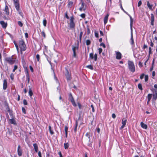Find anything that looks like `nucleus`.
<instances>
[{
    "mask_svg": "<svg viewBox=\"0 0 157 157\" xmlns=\"http://www.w3.org/2000/svg\"><path fill=\"white\" fill-rule=\"evenodd\" d=\"M128 65L130 70L132 72H135V68L133 63L132 62L129 61L128 62Z\"/></svg>",
    "mask_w": 157,
    "mask_h": 157,
    "instance_id": "1",
    "label": "nucleus"
},
{
    "mask_svg": "<svg viewBox=\"0 0 157 157\" xmlns=\"http://www.w3.org/2000/svg\"><path fill=\"white\" fill-rule=\"evenodd\" d=\"M19 46L21 48V50L22 51H25L26 50V48L25 44L22 40H21L19 42Z\"/></svg>",
    "mask_w": 157,
    "mask_h": 157,
    "instance_id": "2",
    "label": "nucleus"
},
{
    "mask_svg": "<svg viewBox=\"0 0 157 157\" xmlns=\"http://www.w3.org/2000/svg\"><path fill=\"white\" fill-rule=\"evenodd\" d=\"M5 60L8 63L10 64H13L15 62V60L13 59L12 56L6 58Z\"/></svg>",
    "mask_w": 157,
    "mask_h": 157,
    "instance_id": "3",
    "label": "nucleus"
},
{
    "mask_svg": "<svg viewBox=\"0 0 157 157\" xmlns=\"http://www.w3.org/2000/svg\"><path fill=\"white\" fill-rule=\"evenodd\" d=\"M14 3L15 7L17 10L18 11L19 9V5L18 0H13Z\"/></svg>",
    "mask_w": 157,
    "mask_h": 157,
    "instance_id": "4",
    "label": "nucleus"
},
{
    "mask_svg": "<svg viewBox=\"0 0 157 157\" xmlns=\"http://www.w3.org/2000/svg\"><path fill=\"white\" fill-rule=\"evenodd\" d=\"M22 151L21 148V146L20 145H19L18 146L17 148V153L18 155L20 156L22 155Z\"/></svg>",
    "mask_w": 157,
    "mask_h": 157,
    "instance_id": "5",
    "label": "nucleus"
},
{
    "mask_svg": "<svg viewBox=\"0 0 157 157\" xmlns=\"http://www.w3.org/2000/svg\"><path fill=\"white\" fill-rule=\"evenodd\" d=\"M65 76L67 80H70L71 79L70 74L69 73V71L68 70H66V73L65 74Z\"/></svg>",
    "mask_w": 157,
    "mask_h": 157,
    "instance_id": "6",
    "label": "nucleus"
},
{
    "mask_svg": "<svg viewBox=\"0 0 157 157\" xmlns=\"http://www.w3.org/2000/svg\"><path fill=\"white\" fill-rule=\"evenodd\" d=\"M127 122V119H124V118L122 119V126L121 127L120 129H122L123 128H124V127L125 126L126 123Z\"/></svg>",
    "mask_w": 157,
    "mask_h": 157,
    "instance_id": "7",
    "label": "nucleus"
},
{
    "mask_svg": "<svg viewBox=\"0 0 157 157\" xmlns=\"http://www.w3.org/2000/svg\"><path fill=\"white\" fill-rule=\"evenodd\" d=\"M116 58L117 59H120L121 58V53L119 52H116Z\"/></svg>",
    "mask_w": 157,
    "mask_h": 157,
    "instance_id": "8",
    "label": "nucleus"
},
{
    "mask_svg": "<svg viewBox=\"0 0 157 157\" xmlns=\"http://www.w3.org/2000/svg\"><path fill=\"white\" fill-rule=\"evenodd\" d=\"M78 45L77 46H72V50L73 51V53H74V56L75 57L76 56V52H75V50L76 49H78Z\"/></svg>",
    "mask_w": 157,
    "mask_h": 157,
    "instance_id": "9",
    "label": "nucleus"
},
{
    "mask_svg": "<svg viewBox=\"0 0 157 157\" xmlns=\"http://www.w3.org/2000/svg\"><path fill=\"white\" fill-rule=\"evenodd\" d=\"M71 97H70V100L71 101V102L73 105L74 106H76V105L75 102V101H74V98H73L71 94Z\"/></svg>",
    "mask_w": 157,
    "mask_h": 157,
    "instance_id": "10",
    "label": "nucleus"
},
{
    "mask_svg": "<svg viewBox=\"0 0 157 157\" xmlns=\"http://www.w3.org/2000/svg\"><path fill=\"white\" fill-rule=\"evenodd\" d=\"M75 26V25L73 21L71 18L70 20V27L71 28H73Z\"/></svg>",
    "mask_w": 157,
    "mask_h": 157,
    "instance_id": "11",
    "label": "nucleus"
},
{
    "mask_svg": "<svg viewBox=\"0 0 157 157\" xmlns=\"http://www.w3.org/2000/svg\"><path fill=\"white\" fill-rule=\"evenodd\" d=\"M7 87V82L6 79H4L3 81V89L6 90Z\"/></svg>",
    "mask_w": 157,
    "mask_h": 157,
    "instance_id": "12",
    "label": "nucleus"
},
{
    "mask_svg": "<svg viewBox=\"0 0 157 157\" xmlns=\"http://www.w3.org/2000/svg\"><path fill=\"white\" fill-rule=\"evenodd\" d=\"M0 23L2 25V27L3 28H6L7 26V24L6 23H5L4 21H1L0 22Z\"/></svg>",
    "mask_w": 157,
    "mask_h": 157,
    "instance_id": "13",
    "label": "nucleus"
},
{
    "mask_svg": "<svg viewBox=\"0 0 157 157\" xmlns=\"http://www.w3.org/2000/svg\"><path fill=\"white\" fill-rule=\"evenodd\" d=\"M9 122L11 124L14 125H16V123L15 120L13 119H10L9 120Z\"/></svg>",
    "mask_w": 157,
    "mask_h": 157,
    "instance_id": "14",
    "label": "nucleus"
},
{
    "mask_svg": "<svg viewBox=\"0 0 157 157\" xmlns=\"http://www.w3.org/2000/svg\"><path fill=\"white\" fill-rule=\"evenodd\" d=\"M86 10V8L84 7V3L83 2H82V6L81 7L79 8V10L80 11H82V10Z\"/></svg>",
    "mask_w": 157,
    "mask_h": 157,
    "instance_id": "15",
    "label": "nucleus"
},
{
    "mask_svg": "<svg viewBox=\"0 0 157 157\" xmlns=\"http://www.w3.org/2000/svg\"><path fill=\"white\" fill-rule=\"evenodd\" d=\"M109 16V15L108 14H107L105 16V17L104 18V24H105L107 22L108 19V17Z\"/></svg>",
    "mask_w": 157,
    "mask_h": 157,
    "instance_id": "16",
    "label": "nucleus"
},
{
    "mask_svg": "<svg viewBox=\"0 0 157 157\" xmlns=\"http://www.w3.org/2000/svg\"><path fill=\"white\" fill-rule=\"evenodd\" d=\"M140 125L141 127L144 129H146L147 128V125L146 124H144L143 122H141Z\"/></svg>",
    "mask_w": 157,
    "mask_h": 157,
    "instance_id": "17",
    "label": "nucleus"
},
{
    "mask_svg": "<svg viewBox=\"0 0 157 157\" xmlns=\"http://www.w3.org/2000/svg\"><path fill=\"white\" fill-rule=\"evenodd\" d=\"M4 11L6 15H8L9 14V9L7 6H5Z\"/></svg>",
    "mask_w": 157,
    "mask_h": 157,
    "instance_id": "18",
    "label": "nucleus"
},
{
    "mask_svg": "<svg viewBox=\"0 0 157 157\" xmlns=\"http://www.w3.org/2000/svg\"><path fill=\"white\" fill-rule=\"evenodd\" d=\"M153 97L152 98V100L155 101L157 98V91H155V93L153 94Z\"/></svg>",
    "mask_w": 157,
    "mask_h": 157,
    "instance_id": "19",
    "label": "nucleus"
},
{
    "mask_svg": "<svg viewBox=\"0 0 157 157\" xmlns=\"http://www.w3.org/2000/svg\"><path fill=\"white\" fill-rule=\"evenodd\" d=\"M130 29H131V30L132 31V24H133V20L131 16H130Z\"/></svg>",
    "mask_w": 157,
    "mask_h": 157,
    "instance_id": "20",
    "label": "nucleus"
},
{
    "mask_svg": "<svg viewBox=\"0 0 157 157\" xmlns=\"http://www.w3.org/2000/svg\"><path fill=\"white\" fill-rule=\"evenodd\" d=\"M147 5L149 9L150 10H152V7L153 6L152 5H150L148 1L147 2Z\"/></svg>",
    "mask_w": 157,
    "mask_h": 157,
    "instance_id": "21",
    "label": "nucleus"
},
{
    "mask_svg": "<svg viewBox=\"0 0 157 157\" xmlns=\"http://www.w3.org/2000/svg\"><path fill=\"white\" fill-rule=\"evenodd\" d=\"M26 77L27 78L28 80V83L29 82V73H28V71L27 69L26 70Z\"/></svg>",
    "mask_w": 157,
    "mask_h": 157,
    "instance_id": "22",
    "label": "nucleus"
},
{
    "mask_svg": "<svg viewBox=\"0 0 157 157\" xmlns=\"http://www.w3.org/2000/svg\"><path fill=\"white\" fill-rule=\"evenodd\" d=\"M154 62H155V59H154L152 63V67L150 69V71H151L153 69V67L154 65Z\"/></svg>",
    "mask_w": 157,
    "mask_h": 157,
    "instance_id": "23",
    "label": "nucleus"
},
{
    "mask_svg": "<svg viewBox=\"0 0 157 157\" xmlns=\"http://www.w3.org/2000/svg\"><path fill=\"white\" fill-rule=\"evenodd\" d=\"M29 96L31 97L32 96L33 94V92L32 90L31 89V88H29Z\"/></svg>",
    "mask_w": 157,
    "mask_h": 157,
    "instance_id": "24",
    "label": "nucleus"
},
{
    "mask_svg": "<svg viewBox=\"0 0 157 157\" xmlns=\"http://www.w3.org/2000/svg\"><path fill=\"white\" fill-rule=\"evenodd\" d=\"M152 94H148L147 95V99L148 101H150L152 97Z\"/></svg>",
    "mask_w": 157,
    "mask_h": 157,
    "instance_id": "25",
    "label": "nucleus"
},
{
    "mask_svg": "<svg viewBox=\"0 0 157 157\" xmlns=\"http://www.w3.org/2000/svg\"><path fill=\"white\" fill-rule=\"evenodd\" d=\"M64 147L65 149H67L69 147V144L68 143L64 144Z\"/></svg>",
    "mask_w": 157,
    "mask_h": 157,
    "instance_id": "26",
    "label": "nucleus"
},
{
    "mask_svg": "<svg viewBox=\"0 0 157 157\" xmlns=\"http://www.w3.org/2000/svg\"><path fill=\"white\" fill-rule=\"evenodd\" d=\"M83 34V32L82 31H81L80 32V34H79V40L80 42H81V39H82V37Z\"/></svg>",
    "mask_w": 157,
    "mask_h": 157,
    "instance_id": "27",
    "label": "nucleus"
},
{
    "mask_svg": "<svg viewBox=\"0 0 157 157\" xmlns=\"http://www.w3.org/2000/svg\"><path fill=\"white\" fill-rule=\"evenodd\" d=\"M49 132L52 135L54 134L52 130L51 127L50 126H49Z\"/></svg>",
    "mask_w": 157,
    "mask_h": 157,
    "instance_id": "28",
    "label": "nucleus"
},
{
    "mask_svg": "<svg viewBox=\"0 0 157 157\" xmlns=\"http://www.w3.org/2000/svg\"><path fill=\"white\" fill-rule=\"evenodd\" d=\"M151 21H154V16L152 13H151Z\"/></svg>",
    "mask_w": 157,
    "mask_h": 157,
    "instance_id": "29",
    "label": "nucleus"
},
{
    "mask_svg": "<svg viewBox=\"0 0 157 157\" xmlns=\"http://www.w3.org/2000/svg\"><path fill=\"white\" fill-rule=\"evenodd\" d=\"M86 136L88 137L89 139V141H90V132H87L86 134Z\"/></svg>",
    "mask_w": 157,
    "mask_h": 157,
    "instance_id": "30",
    "label": "nucleus"
},
{
    "mask_svg": "<svg viewBox=\"0 0 157 157\" xmlns=\"http://www.w3.org/2000/svg\"><path fill=\"white\" fill-rule=\"evenodd\" d=\"M86 43L87 45H89L90 44L91 42L90 40H87L86 41Z\"/></svg>",
    "mask_w": 157,
    "mask_h": 157,
    "instance_id": "31",
    "label": "nucleus"
},
{
    "mask_svg": "<svg viewBox=\"0 0 157 157\" xmlns=\"http://www.w3.org/2000/svg\"><path fill=\"white\" fill-rule=\"evenodd\" d=\"M86 67L87 68H89V69H90L91 70H92L93 69V67H92V65H89L87 66H86Z\"/></svg>",
    "mask_w": 157,
    "mask_h": 157,
    "instance_id": "32",
    "label": "nucleus"
},
{
    "mask_svg": "<svg viewBox=\"0 0 157 157\" xmlns=\"http://www.w3.org/2000/svg\"><path fill=\"white\" fill-rule=\"evenodd\" d=\"M138 88L141 90H142L143 88L142 86V85L141 84L139 83L138 85Z\"/></svg>",
    "mask_w": 157,
    "mask_h": 157,
    "instance_id": "33",
    "label": "nucleus"
},
{
    "mask_svg": "<svg viewBox=\"0 0 157 157\" xmlns=\"http://www.w3.org/2000/svg\"><path fill=\"white\" fill-rule=\"evenodd\" d=\"M90 58L91 59H94V55L92 53H90Z\"/></svg>",
    "mask_w": 157,
    "mask_h": 157,
    "instance_id": "34",
    "label": "nucleus"
},
{
    "mask_svg": "<svg viewBox=\"0 0 157 157\" xmlns=\"http://www.w3.org/2000/svg\"><path fill=\"white\" fill-rule=\"evenodd\" d=\"M43 23L45 27L46 26V24H47V21L46 20L44 19L43 21Z\"/></svg>",
    "mask_w": 157,
    "mask_h": 157,
    "instance_id": "35",
    "label": "nucleus"
},
{
    "mask_svg": "<svg viewBox=\"0 0 157 157\" xmlns=\"http://www.w3.org/2000/svg\"><path fill=\"white\" fill-rule=\"evenodd\" d=\"M78 126V123L77 122H76L75 124V128L74 129V131L75 132H76L77 130V128Z\"/></svg>",
    "mask_w": 157,
    "mask_h": 157,
    "instance_id": "36",
    "label": "nucleus"
},
{
    "mask_svg": "<svg viewBox=\"0 0 157 157\" xmlns=\"http://www.w3.org/2000/svg\"><path fill=\"white\" fill-rule=\"evenodd\" d=\"M73 2H69L68 6L69 7H71V6L73 4Z\"/></svg>",
    "mask_w": 157,
    "mask_h": 157,
    "instance_id": "37",
    "label": "nucleus"
},
{
    "mask_svg": "<svg viewBox=\"0 0 157 157\" xmlns=\"http://www.w3.org/2000/svg\"><path fill=\"white\" fill-rule=\"evenodd\" d=\"M148 76L147 75H146L145 76V82H147L148 81Z\"/></svg>",
    "mask_w": 157,
    "mask_h": 157,
    "instance_id": "38",
    "label": "nucleus"
},
{
    "mask_svg": "<svg viewBox=\"0 0 157 157\" xmlns=\"http://www.w3.org/2000/svg\"><path fill=\"white\" fill-rule=\"evenodd\" d=\"M33 146L34 149H36V148H38V146L36 144H33Z\"/></svg>",
    "mask_w": 157,
    "mask_h": 157,
    "instance_id": "39",
    "label": "nucleus"
},
{
    "mask_svg": "<svg viewBox=\"0 0 157 157\" xmlns=\"http://www.w3.org/2000/svg\"><path fill=\"white\" fill-rule=\"evenodd\" d=\"M18 25L21 26L22 27L23 25V24L20 21H18Z\"/></svg>",
    "mask_w": 157,
    "mask_h": 157,
    "instance_id": "40",
    "label": "nucleus"
},
{
    "mask_svg": "<svg viewBox=\"0 0 157 157\" xmlns=\"http://www.w3.org/2000/svg\"><path fill=\"white\" fill-rule=\"evenodd\" d=\"M17 65H15L14 66V69H13V72H14L17 69Z\"/></svg>",
    "mask_w": 157,
    "mask_h": 157,
    "instance_id": "41",
    "label": "nucleus"
},
{
    "mask_svg": "<svg viewBox=\"0 0 157 157\" xmlns=\"http://www.w3.org/2000/svg\"><path fill=\"white\" fill-rule=\"evenodd\" d=\"M131 40H133V34H132V31L131 30Z\"/></svg>",
    "mask_w": 157,
    "mask_h": 157,
    "instance_id": "42",
    "label": "nucleus"
},
{
    "mask_svg": "<svg viewBox=\"0 0 157 157\" xmlns=\"http://www.w3.org/2000/svg\"><path fill=\"white\" fill-rule=\"evenodd\" d=\"M152 53L151 49V47H149V56Z\"/></svg>",
    "mask_w": 157,
    "mask_h": 157,
    "instance_id": "43",
    "label": "nucleus"
},
{
    "mask_svg": "<svg viewBox=\"0 0 157 157\" xmlns=\"http://www.w3.org/2000/svg\"><path fill=\"white\" fill-rule=\"evenodd\" d=\"M41 34L42 36H43L44 38H45L46 35L44 31H42L41 32Z\"/></svg>",
    "mask_w": 157,
    "mask_h": 157,
    "instance_id": "44",
    "label": "nucleus"
},
{
    "mask_svg": "<svg viewBox=\"0 0 157 157\" xmlns=\"http://www.w3.org/2000/svg\"><path fill=\"white\" fill-rule=\"evenodd\" d=\"M36 58L37 59V61H39L40 60V56L39 54H37L36 55Z\"/></svg>",
    "mask_w": 157,
    "mask_h": 157,
    "instance_id": "45",
    "label": "nucleus"
},
{
    "mask_svg": "<svg viewBox=\"0 0 157 157\" xmlns=\"http://www.w3.org/2000/svg\"><path fill=\"white\" fill-rule=\"evenodd\" d=\"M100 46H102L104 48H105V44L103 43H101L100 44Z\"/></svg>",
    "mask_w": 157,
    "mask_h": 157,
    "instance_id": "46",
    "label": "nucleus"
},
{
    "mask_svg": "<svg viewBox=\"0 0 157 157\" xmlns=\"http://www.w3.org/2000/svg\"><path fill=\"white\" fill-rule=\"evenodd\" d=\"M142 4V2L141 0L139 1V2H138V6L139 7Z\"/></svg>",
    "mask_w": 157,
    "mask_h": 157,
    "instance_id": "47",
    "label": "nucleus"
},
{
    "mask_svg": "<svg viewBox=\"0 0 157 157\" xmlns=\"http://www.w3.org/2000/svg\"><path fill=\"white\" fill-rule=\"evenodd\" d=\"M23 104L24 105H27V102L26 100L25 99L24 100H23Z\"/></svg>",
    "mask_w": 157,
    "mask_h": 157,
    "instance_id": "48",
    "label": "nucleus"
},
{
    "mask_svg": "<svg viewBox=\"0 0 157 157\" xmlns=\"http://www.w3.org/2000/svg\"><path fill=\"white\" fill-rule=\"evenodd\" d=\"M94 60L95 61H96L97 59V55L96 54H95L94 55Z\"/></svg>",
    "mask_w": 157,
    "mask_h": 157,
    "instance_id": "49",
    "label": "nucleus"
},
{
    "mask_svg": "<svg viewBox=\"0 0 157 157\" xmlns=\"http://www.w3.org/2000/svg\"><path fill=\"white\" fill-rule=\"evenodd\" d=\"M68 129V128L67 126H65V132H67V130Z\"/></svg>",
    "mask_w": 157,
    "mask_h": 157,
    "instance_id": "50",
    "label": "nucleus"
},
{
    "mask_svg": "<svg viewBox=\"0 0 157 157\" xmlns=\"http://www.w3.org/2000/svg\"><path fill=\"white\" fill-rule=\"evenodd\" d=\"M14 75L12 73L10 75V77L12 80L13 79Z\"/></svg>",
    "mask_w": 157,
    "mask_h": 157,
    "instance_id": "51",
    "label": "nucleus"
},
{
    "mask_svg": "<svg viewBox=\"0 0 157 157\" xmlns=\"http://www.w3.org/2000/svg\"><path fill=\"white\" fill-rule=\"evenodd\" d=\"M22 109L23 112L25 114L26 113V111H25V108H24V107H22Z\"/></svg>",
    "mask_w": 157,
    "mask_h": 157,
    "instance_id": "52",
    "label": "nucleus"
},
{
    "mask_svg": "<svg viewBox=\"0 0 157 157\" xmlns=\"http://www.w3.org/2000/svg\"><path fill=\"white\" fill-rule=\"evenodd\" d=\"M95 36L96 37L98 38V33H97L96 32H95Z\"/></svg>",
    "mask_w": 157,
    "mask_h": 157,
    "instance_id": "53",
    "label": "nucleus"
},
{
    "mask_svg": "<svg viewBox=\"0 0 157 157\" xmlns=\"http://www.w3.org/2000/svg\"><path fill=\"white\" fill-rule=\"evenodd\" d=\"M80 16L82 18H84L85 17V14L84 13H82L81 14Z\"/></svg>",
    "mask_w": 157,
    "mask_h": 157,
    "instance_id": "54",
    "label": "nucleus"
},
{
    "mask_svg": "<svg viewBox=\"0 0 157 157\" xmlns=\"http://www.w3.org/2000/svg\"><path fill=\"white\" fill-rule=\"evenodd\" d=\"M144 74H142L140 76V78L141 79H142L143 78H144Z\"/></svg>",
    "mask_w": 157,
    "mask_h": 157,
    "instance_id": "55",
    "label": "nucleus"
},
{
    "mask_svg": "<svg viewBox=\"0 0 157 157\" xmlns=\"http://www.w3.org/2000/svg\"><path fill=\"white\" fill-rule=\"evenodd\" d=\"M98 50H99V53L100 54L102 52V49L101 48H99Z\"/></svg>",
    "mask_w": 157,
    "mask_h": 157,
    "instance_id": "56",
    "label": "nucleus"
},
{
    "mask_svg": "<svg viewBox=\"0 0 157 157\" xmlns=\"http://www.w3.org/2000/svg\"><path fill=\"white\" fill-rule=\"evenodd\" d=\"M29 68H30V69L31 71L32 72H33V68L32 67V66H29Z\"/></svg>",
    "mask_w": 157,
    "mask_h": 157,
    "instance_id": "57",
    "label": "nucleus"
},
{
    "mask_svg": "<svg viewBox=\"0 0 157 157\" xmlns=\"http://www.w3.org/2000/svg\"><path fill=\"white\" fill-rule=\"evenodd\" d=\"M91 107L92 109V111L93 112H94V109L93 105H91Z\"/></svg>",
    "mask_w": 157,
    "mask_h": 157,
    "instance_id": "58",
    "label": "nucleus"
},
{
    "mask_svg": "<svg viewBox=\"0 0 157 157\" xmlns=\"http://www.w3.org/2000/svg\"><path fill=\"white\" fill-rule=\"evenodd\" d=\"M38 155L39 157H42L41 155V153L40 151H39L38 152Z\"/></svg>",
    "mask_w": 157,
    "mask_h": 157,
    "instance_id": "59",
    "label": "nucleus"
},
{
    "mask_svg": "<svg viewBox=\"0 0 157 157\" xmlns=\"http://www.w3.org/2000/svg\"><path fill=\"white\" fill-rule=\"evenodd\" d=\"M14 44H15V45L16 46V48L17 50L18 51V50L19 49V48H18V47L17 45V44H15V43H14Z\"/></svg>",
    "mask_w": 157,
    "mask_h": 157,
    "instance_id": "60",
    "label": "nucleus"
},
{
    "mask_svg": "<svg viewBox=\"0 0 157 157\" xmlns=\"http://www.w3.org/2000/svg\"><path fill=\"white\" fill-rule=\"evenodd\" d=\"M116 115L114 113H113L112 115V117L113 118H115L116 117Z\"/></svg>",
    "mask_w": 157,
    "mask_h": 157,
    "instance_id": "61",
    "label": "nucleus"
},
{
    "mask_svg": "<svg viewBox=\"0 0 157 157\" xmlns=\"http://www.w3.org/2000/svg\"><path fill=\"white\" fill-rule=\"evenodd\" d=\"M19 13L21 16L23 17V14L21 12L19 11Z\"/></svg>",
    "mask_w": 157,
    "mask_h": 157,
    "instance_id": "62",
    "label": "nucleus"
},
{
    "mask_svg": "<svg viewBox=\"0 0 157 157\" xmlns=\"http://www.w3.org/2000/svg\"><path fill=\"white\" fill-rule=\"evenodd\" d=\"M65 17H66L67 19H69V17L67 15V13H65Z\"/></svg>",
    "mask_w": 157,
    "mask_h": 157,
    "instance_id": "63",
    "label": "nucleus"
},
{
    "mask_svg": "<svg viewBox=\"0 0 157 157\" xmlns=\"http://www.w3.org/2000/svg\"><path fill=\"white\" fill-rule=\"evenodd\" d=\"M155 71H153L152 73V75L153 76H154L155 75Z\"/></svg>",
    "mask_w": 157,
    "mask_h": 157,
    "instance_id": "64",
    "label": "nucleus"
}]
</instances>
